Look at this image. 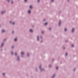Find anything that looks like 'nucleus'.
<instances>
[{
  "instance_id": "21",
  "label": "nucleus",
  "mask_w": 78,
  "mask_h": 78,
  "mask_svg": "<svg viewBox=\"0 0 78 78\" xmlns=\"http://www.w3.org/2000/svg\"><path fill=\"white\" fill-rule=\"evenodd\" d=\"M2 75H5V73H3Z\"/></svg>"
},
{
  "instance_id": "9",
  "label": "nucleus",
  "mask_w": 78,
  "mask_h": 78,
  "mask_svg": "<svg viewBox=\"0 0 78 78\" xmlns=\"http://www.w3.org/2000/svg\"><path fill=\"white\" fill-rule=\"evenodd\" d=\"M16 40H17V39L16 38H15L14 39V40L15 41H16Z\"/></svg>"
},
{
  "instance_id": "20",
  "label": "nucleus",
  "mask_w": 78,
  "mask_h": 78,
  "mask_svg": "<svg viewBox=\"0 0 78 78\" xmlns=\"http://www.w3.org/2000/svg\"><path fill=\"white\" fill-rule=\"evenodd\" d=\"M15 56H16V55H17V54H16V53H15Z\"/></svg>"
},
{
  "instance_id": "10",
  "label": "nucleus",
  "mask_w": 78,
  "mask_h": 78,
  "mask_svg": "<svg viewBox=\"0 0 78 78\" xmlns=\"http://www.w3.org/2000/svg\"><path fill=\"white\" fill-rule=\"evenodd\" d=\"M44 25H47V23H44Z\"/></svg>"
},
{
  "instance_id": "27",
  "label": "nucleus",
  "mask_w": 78,
  "mask_h": 78,
  "mask_svg": "<svg viewBox=\"0 0 78 78\" xmlns=\"http://www.w3.org/2000/svg\"><path fill=\"white\" fill-rule=\"evenodd\" d=\"M27 56H28V54H27Z\"/></svg>"
},
{
  "instance_id": "12",
  "label": "nucleus",
  "mask_w": 78,
  "mask_h": 78,
  "mask_svg": "<svg viewBox=\"0 0 78 78\" xmlns=\"http://www.w3.org/2000/svg\"><path fill=\"white\" fill-rule=\"evenodd\" d=\"M61 22L60 21H59V25L60 24H61Z\"/></svg>"
},
{
  "instance_id": "19",
  "label": "nucleus",
  "mask_w": 78,
  "mask_h": 78,
  "mask_svg": "<svg viewBox=\"0 0 78 78\" xmlns=\"http://www.w3.org/2000/svg\"><path fill=\"white\" fill-rule=\"evenodd\" d=\"M72 46H73V47H74V46L73 45V44H72Z\"/></svg>"
},
{
  "instance_id": "29",
  "label": "nucleus",
  "mask_w": 78,
  "mask_h": 78,
  "mask_svg": "<svg viewBox=\"0 0 78 78\" xmlns=\"http://www.w3.org/2000/svg\"><path fill=\"white\" fill-rule=\"evenodd\" d=\"M12 33H14V32L12 31Z\"/></svg>"
},
{
  "instance_id": "2",
  "label": "nucleus",
  "mask_w": 78,
  "mask_h": 78,
  "mask_svg": "<svg viewBox=\"0 0 78 78\" xmlns=\"http://www.w3.org/2000/svg\"><path fill=\"white\" fill-rule=\"evenodd\" d=\"M72 32H74L75 31V29H73L72 30Z\"/></svg>"
},
{
  "instance_id": "7",
  "label": "nucleus",
  "mask_w": 78,
  "mask_h": 78,
  "mask_svg": "<svg viewBox=\"0 0 78 78\" xmlns=\"http://www.w3.org/2000/svg\"><path fill=\"white\" fill-rule=\"evenodd\" d=\"M4 12H1V14H3V13H4Z\"/></svg>"
},
{
  "instance_id": "5",
  "label": "nucleus",
  "mask_w": 78,
  "mask_h": 78,
  "mask_svg": "<svg viewBox=\"0 0 78 78\" xmlns=\"http://www.w3.org/2000/svg\"><path fill=\"white\" fill-rule=\"evenodd\" d=\"M28 13H29V14L30 13V10H28Z\"/></svg>"
},
{
  "instance_id": "22",
  "label": "nucleus",
  "mask_w": 78,
  "mask_h": 78,
  "mask_svg": "<svg viewBox=\"0 0 78 78\" xmlns=\"http://www.w3.org/2000/svg\"><path fill=\"white\" fill-rule=\"evenodd\" d=\"M11 54H12V55H13V52H11Z\"/></svg>"
},
{
  "instance_id": "26",
  "label": "nucleus",
  "mask_w": 78,
  "mask_h": 78,
  "mask_svg": "<svg viewBox=\"0 0 78 78\" xmlns=\"http://www.w3.org/2000/svg\"><path fill=\"white\" fill-rule=\"evenodd\" d=\"M38 2H39V0H37Z\"/></svg>"
},
{
  "instance_id": "16",
  "label": "nucleus",
  "mask_w": 78,
  "mask_h": 78,
  "mask_svg": "<svg viewBox=\"0 0 78 78\" xmlns=\"http://www.w3.org/2000/svg\"><path fill=\"white\" fill-rule=\"evenodd\" d=\"M65 31H67V29H65Z\"/></svg>"
},
{
  "instance_id": "17",
  "label": "nucleus",
  "mask_w": 78,
  "mask_h": 78,
  "mask_svg": "<svg viewBox=\"0 0 78 78\" xmlns=\"http://www.w3.org/2000/svg\"><path fill=\"white\" fill-rule=\"evenodd\" d=\"M24 2H27V0H24Z\"/></svg>"
},
{
  "instance_id": "15",
  "label": "nucleus",
  "mask_w": 78,
  "mask_h": 78,
  "mask_svg": "<svg viewBox=\"0 0 78 78\" xmlns=\"http://www.w3.org/2000/svg\"><path fill=\"white\" fill-rule=\"evenodd\" d=\"M17 60H19V57H17Z\"/></svg>"
},
{
  "instance_id": "1",
  "label": "nucleus",
  "mask_w": 78,
  "mask_h": 78,
  "mask_svg": "<svg viewBox=\"0 0 78 78\" xmlns=\"http://www.w3.org/2000/svg\"><path fill=\"white\" fill-rule=\"evenodd\" d=\"M29 8H30V9H31V8H32V6L31 5L29 6Z\"/></svg>"
},
{
  "instance_id": "3",
  "label": "nucleus",
  "mask_w": 78,
  "mask_h": 78,
  "mask_svg": "<svg viewBox=\"0 0 78 78\" xmlns=\"http://www.w3.org/2000/svg\"><path fill=\"white\" fill-rule=\"evenodd\" d=\"M21 55H23V54H24V53H23L22 52H21Z\"/></svg>"
},
{
  "instance_id": "11",
  "label": "nucleus",
  "mask_w": 78,
  "mask_h": 78,
  "mask_svg": "<svg viewBox=\"0 0 78 78\" xmlns=\"http://www.w3.org/2000/svg\"><path fill=\"white\" fill-rule=\"evenodd\" d=\"M3 43H2L1 44V47H2V46H3Z\"/></svg>"
},
{
  "instance_id": "37",
  "label": "nucleus",
  "mask_w": 78,
  "mask_h": 78,
  "mask_svg": "<svg viewBox=\"0 0 78 78\" xmlns=\"http://www.w3.org/2000/svg\"><path fill=\"white\" fill-rule=\"evenodd\" d=\"M4 41H5V40H4Z\"/></svg>"
},
{
  "instance_id": "25",
  "label": "nucleus",
  "mask_w": 78,
  "mask_h": 78,
  "mask_svg": "<svg viewBox=\"0 0 78 78\" xmlns=\"http://www.w3.org/2000/svg\"><path fill=\"white\" fill-rule=\"evenodd\" d=\"M67 55H68V54H67V53L66 54V56H67Z\"/></svg>"
},
{
  "instance_id": "31",
  "label": "nucleus",
  "mask_w": 78,
  "mask_h": 78,
  "mask_svg": "<svg viewBox=\"0 0 78 78\" xmlns=\"http://www.w3.org/2000/svg\"><path fill=\"white\" fill-rule=\"evenodd\" d=\"M42 33L43 34V31L42 32Z\"/></svg>"
},
{
  "instance_id": "36",
  "label": "nucleus",
  "mask_w": 78,
  "mask_h": 78,
  "mask_svg": "<svg viewBox=\"0 0 78 78\" xmlns=\"http://www.w3.org/2000/svg\"><path fill=\"white\" fill-rule=\"evenodd\" d=\"M44 21H45V20H44Z\"/></svg>"
},
{
  "instance_id": "14",
  "label": "nucleus",
  "mask_w": 78,
  "mask_h": 78,
  "mask_svg": "<svg viewBox=\"0 0 78 78\" xmlns=\"http://www.w3.org/2000/svg\"><path fill=\"white\" fill-rule=\"evenodd\" d=\"M12 25H14V23H12Z\"/></svg>"
},
{
  "instance_id": "35",
  "label": "nucleus",
  "mask_w": 78,
  "mask_h": 78,
  "mask_svg": "<svg viewBox=\"0 0 78 78\" xmlns=\"http://www.w3.org/2000/svg\"><path fill=\"white\" fill-rule=\"evenodd\" d=\"M12 48H13V46H12Z\"/></svg>"
},
{
  "instance_id": "6",
  "label": "nucleus",
  "mask_w": 78,
  "mask_h": 78,
  "mask_svg": "<svg viewBox=\"0 0 78 78\" xmlns=\"http://www.w3.org/2000/svg\"><path fill=\"white\" fill-rule=\"evenodd\" d=\"M5 30H2V33H4V32H5Z\"/></svg>"
},
{
  "instance_id": "8",
  "label": "nucleus",
  "mask_w": 78,
  "mask_h": 78,
  "mask_svg": "<svg viewBox=\"0 0 78 78\" xmlns=\"http://www.w3.org/2000/svg\"><path fill=\"white\" fill-rule=\"evenodd\" d=\"M37 40L39 41V37H38V36H37Z\"/></svg>"
},
{
  "instance_id": "30",
  "label": "nucleus",
  "mask_w": 78,
  "mask_h": 78,
  "mask_svg": "<svg viewBox=\"0 0 78 78\" xmlns=\"http://www.w3.org/2000/svg\"><path fill=\"white\" fill-rule=\"evenodd\" d=\"M49 30H50V29H50V28H49Z\"/></svg>"
},
{
  "instance_id": "34",
  "label": "nucleus",
  "mask_w": 78,
  "mask_h": 78,
  "mask_svg": "<svg viewBox=\"0 0 78 78\" xmlns=\"http://www.w3.org/2000/svg\"><path fill=\"white\" fill-rule=\"evenodd\" d=\"M10 23H11V22L10 21Z\"/></svg>"
},
{
  "instance_id": "28",
  "label": "nucleus",
  "mask_w": 78,
  "mask_h": 78,
  "mask_svg": "<svg viewBox=\"0 0 78 78\" xmlns=\"http://www.w3.org/2000/svg\"><path fill=\"white\" fill-rule=\"evenodd\" d=\"M63 49H65V48L63 47Z\"/></svg>"
},
{
  "instance_id": "32",
  "label": "nucleus",
  "mask_w": 78,
  "mask_h": 78,
  "mask_svg": "<svg viewBox=\"0 0 78 78\" xmlns=\"http://www.w3.org/2000/svg\"><path fill=\"white\" fill-rule=\"evenodd\" d=\"M11 3H12V1Z\"/></svg>"
},
{
  "instance_id": "13",
  "label": "nucleus",
  "mask_w": 78,
  "mask_h": 78,
  "mask_svg": "<svg viewBox=\"0 0 78 78\" xmlns=\"http://www.w3.org/2000/svg\"><path fill=\"white\" fill-rule=\"evenodd\" d=\"M55 69H58V67H55Z\"/></svg>"
},
{
  "instance_id": "24",
  "label": "nucleus",
  "mask_w": 78,
  "mask_h": 78,
  "mask_svg": "<svg viewBox=\"0 0 78 78\" xmlns=\"http://www.w3.org/2000/svg\"><path fill=\"white\" fill-rule=\"evenodd\" d=\"M51 2H53L54 0H51Z\"/></svg>"
},
{
  "instance_id": "38",
  "label": "nucleus",
  "mask_w": 78,
  "mask_h": 78,
  "mask_svg": "<svg viewBox=\"0 0 78 78\" xmlns=\"http://www.w3.org/2000/svg\"><path fill=\"white\" fill-rule=\"evenodd\" d=\"M68 0V1H69V0Z\"/></svg>"
},
{
  "instance_id": "18",
  "label": "nucleus",
  "mask_w": 78,
  "mask_h": 78,
  "mask_svg": "<svg viewBox=\"0 0 78 78\" xmlns=\"http://www.w3.org/2000/svg\"><path fill=\"white\" fill-rule=\"evenodd\" d=\"M54 76H55V75H54L53 76H52V78H53V77H54Z\"/></svg>"
},
{
  "instance_id": "33",
  "label": "nucleus",
  "mask_w": 78,
  "mask_h": 78,
  "mask_svg": "<svg viewBox=\"0 0 78 78\" xmlns=\"http://www.w3.org/2000/svg\"><path fill=\"white\" fill-rule=\"evenodd\" d=\"M39 68H40V69L41 68V66H40Z\"/></svg>"
},
{
  "instance_id": "4",
  "label": "nucleus",
  "mask_w": 78,
  "mask_h": 78,
  "mask_svg": "<svg viewBox=\"0 0 78 78\" xmlns=\"http://www.w3.org/2000/svg\"><path fill=\"white\" fill-rule=\"evenodd\" d=\"M30 32H31V33H32L33 32V30L31 29L30 30Z\"/></svg>"
},
{
  "instance_id": "23",
  "label": "nucleus",
  "mask_w": 78,
  "mask_h": 78,
  "mask_svg": "<svg viewBox=\"0 0 78 78\" xmlns=\"http://www.w3.org/2000/svg\"><path fill=\"white\" fill-rule=\"evenodd\" d=\"M7 2H9V0H7Z\"/></svg>"
}]
</instances>
